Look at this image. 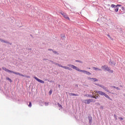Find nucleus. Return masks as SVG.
Segmentation results:
<instances>
[{
  "mask_svg": "<svg viewBox=\"0 0 125 125\" xmlns=\"http://www.w3.org/2000/svg\"><path fill=\"white\" fill-rule=\"evenodd\" d=\"M2 70H3L4 71H6L7 68H6L4 67H2Z\"/></svg>",
  "mask_w": 125,
  "mask_h": 125,
  "instance_id": "5701e85b",
  "label": "nucleus"
},
{
  "mask_svg": "<svg viewBox=\"0 0 125 125\" xmlns=\"http://www.w3.org/2000/svg\"><path fill=\"white\" fill-rule=\"evenodd\" d=\"M68 66H62V68H63V69H65L66 70H68Z\"/></svg>",
  "mask_w": 125,
  "mask_h": 125,
  "instance_id": "6ab92c4d",
  "label": "nucleus"
},
{
  "mask_svg": "<svg viewBox=\"0 0 125 125\" xmlns=\"http://www.w3.org/2000/svg\"><path fill=\"white\" fill-rule=\"evenodd\" d=\"M87 80H90L91 81L92 80V78H91L90 77H88Z\"/></svg>",
  "mask_w": 125,
  "mask_h": 125,
  "instance_id": "e433bc0d",
  "label": "nucleus"
},
{
  "mask_svg": "<svg viewBox=\"0 0 125 125\" xmlns=\"http://www.w3.org/2000/svg\"><path fill=\"white\" fill-rule=\"evenodd\" d=\"M48 50L50 51H53V50L52 49H48Z\"/></svg>",
  "mask_w": 125,
  "mask_h": 125,
  "instance_id": "4c0bfd02",
  "label": "nucleus"
},
{
  "mask_svg": "<svg viewBox=\"0 0 125 125\" xmlns=\"http://www.w3.org/2000/svg\"><path fill=\"white\" fill-rule=\"evenodd\" d=\"M60 86H61L60 85H58V87H60Z\"/></svg>",
  "mask_w": 125,
  "mask_h": 125,
  "instance_id": "09e8293b",
  "label": "nucleus"
},
{
  "mask_svg": "<svg viewBox=\"0 0 125 125\" xmlns=\"http://www.w3.org/2000/svg\"><path fill=\"white\" fill-rule=\"evenodd\" d=\"M58 66H59V67H61V68H62V67H63V65H62L61 64H60L59 63Z\"/></svg>",
  "mask_w": 125,
  "mask_h": 125,
  "instance_id": "cd10ccee",
  "label": "nucleus"
},
{
  "mask_svg": "<svg viewBox=\"0 0 125 125\" xmlns=\"http://www.w3.org/2000/svg\"><path fill=\"white\" fill-rule=\"evenodd\" d=\"M124 96H125V94L124 95Z\"/></svg>",
  "mask_w": 125,
  "mask_h": 125,
  "instance_id": "8fccbe9b",
  "label": "nucleus"
},
{
  "mask_svg": "<svg viewBox=\"0 0 125 125\" xmlns=\"http://www.w3.org/2000/svg\"><path fill=\"white\" fill-rule=\"evenodd\" d=\"M76 62H79V63H83V62L81 61H79V60H76L75 61Z\"/></svg>",
  "mask_w": 125,
  "mask_h": 125,
  "instance_id": "393cba45",
  "label": "nucleus"
},
{
  "mask_svg": "<svg viewBox=\"0 0 125 125\" xmlns=\"http://www.w3.org/2000/svg\"><path fill=\"white\" fill-rule=\"evenodd\" d=\"M108 64L109 65H111V66H112V65H116V63H115V62L110 61V62H109Z\"/></svg>",
  "mask_w": 125,
  "mask_h": 125,
  "instance_id": "1a4fd4ad",
  "label": "nucleus"
},
{
  "mask_svg": "<svg viewBox=\"0 0 125 125\" xmlns=\"http://www.w3.org/2000/svg\"><path fill=\"white\" fill-rule=\"evenodd\" d=\"M34 79H35V80H36L37 81V82H39V83H44V81H43L41 79H39L36 76L34 77Z\"/></svg>",
  "mask_w": 125,
  "mask_h": 125,
  "instance_id": "0eeeda50",
  "label": "nucleus"
},
{
  "mask_svg": "<svg viewBox=\"0 0 125 125\" xmlns=\"http://www.w3.org/2000/svg\"><path fill=\"white\" fill-rule=\"evenodd\" d=\"M5 72H7L9 74H11L12 73L13 74H15V75H19V76H21V77H25V76H24V75H23L21 73H20L19 72H15L12 70H9V69H6Z\"/></svg>",
  "mask_w": 125,
  "mask_h": 125,
  "instance_id": "20e7f679",
  "label": "nucleus"
},
{
  "mask_svg": "<svg viewBox=\"0 0 125 125\" xmlns=\"http://www.w3.org/2000/svg\"><path fill=\"white\" fill-rule=\"evenodd\" d=\"M103 88L104 89V90H105V91H107V92H109V93H111V92L109 91V90H108V88H107V87L104 86V87H103Z\"/></svg>",
  "mask_w": 125,
  "mask_h": 125,
  "instance_id": "9d476101",
  "label": "nucleus"
},
{
  "mask_svg": "<svg viewBox=\"0 0 125 125\" xmlns=\"http://www.w3.org/2000/svg\"><path fill=\"white\" fill-rule=\"evenodd\" d=\"M111 87H113V88H116L117 87L115 86H111Z\"/></svg>",
  "mask_w": 125,
  "mask_h": 125,
  "instance_id": "ea45409f",
  "label": "nucleus"
},
{
  "mask_svg": "<svg viewBox=\"0 0 125 125\" xmlns=\"http://www.w3.org/2000/svg\"><path fill=\"white\" fill-rule=\"evenodd\" d=\"M60 13L61 14H62V16H63L64 18H65V19H67V20H70V18L68 17L66 13H64V12H61Z\"/></svg>",
  "mask_w": 125,
  "mask_h": 125,
  "instance_id": "423d86ee",
  "label": "nucleus"
},
{
  "mask_svg": "<svg viewBox=\"0 0 125 125\" xmlns=\"http://www.w3.org/2000/svg\"><path fill=\"white\" fill-rule=\"evenodd\" d=\"M58 106H59V107H60V108H61V109H62V105H61V104H58Z\"/></svg>",
  "mask_w": 125,
  "mask_h": 125,
  "instance_id": "a878e982",
  "label": "nucleus"
},
{
  "mask_svg": "<svg viewBox=\"0 0 125 125\" xmlns=\"http://www.w3.org/2000/svg\"><path fill=\"white\" fill-rule=\"evenodd\" d=\"M116 89H117V90H120V88H119V87H116Z\"/></svg>",
  "mask_w": 125,
  "mask_h": 125,
  "instance_id": "a19ab883",
  "label": "nucleus"
},
{
  "mask_svg": "<svg viewBox=\"0 0 125 125\" xmlns=\"http://www.w3.org/2000/svg\"><path fill=\"white\" fill-rule=\"evenodd\" d=\"M67 66L70 67V68H72L74 70H76L78 72H81V73H83L84 74H86V75H91V73L87 71L81 70L79 68V67L73 65V64H68Z\"/></svg>",
  "mask_w": 125,
  "mask_h": 125,
  "instance_id": "f257e3e1",
  "label": "nucleus"
},
{
  "mask_svg": "<svg viewBox=\"0 0 125 125\" xmlns=\"http://www.w3.org/2000/svg\"><path fill=\"white\" fill-rule=\"evenodd\" d=\"M99 86H100V87H102V88H103V87L104 86V85H101L100 84V85H99Z\"/></svg>",
  "mask_w": 125,
  "mask_h": 125,
  "instance_id": "c756f323",
  "label": "nucleus"
},
{
  "mask_svg": "<svg viewBox=\"0 0 125 125\" xmlns=\"http://www.w3.org/2000/svg\"><path fill=\"white\" fill-rule=\"evenodd\" d=\"M6 79L7 80V81H9L10 83H12V80L10 79L9 77H7Z\"/></svg>",
  "mask_w": 125,
  "mask_h": 125,
  "instance_id": "2eb2a0df",
  "label": "nucleus"
},
{
  "mask_svg": "<svg viewBox=\"0 0 125 125\" xmlns=\"http://www.w3.org/2000/svg\"><path fill=\"white\" fill-rule=\"evenodd\" d=\"M92 98H94L95 99H97L98 98V96H93V97Z\"/></svg>",
  "mask_w": 125,
  "mask_h": 125,
  "instance_id": "4be33fe9",
  "label": "nucleus"
},
{
  "mask_svg": "<svg viewBox=\"0 0 125 125\" xmlns=\"http://www.w3.org/2000/svg\"><path fill=\"white\" fill-rule=\"evenodd\" d=\"M49 61H50V62H51V63H52L53 64H54L55 63L54 62H53L51 60H50Z\"/></svg>",
  "mask_w": 125,
  "mask_h": 125,
  "instance_id": "72a5a7b5",
  "label": "nucleus"
},
{
  "mask_svg": "<svg viewBox=\"0 0 125 125\" xmlns=\"http://www.w3.org/2000/svg\"><path fill=\"white\" fill-rule=\"evenodd\" d=\"M93 70H94L95 71H102L101 69L96 67H93Z\"/></svg>",
  "mask_w": 125,
  "mask_h": 125,
  "instance_id": "9b49d317",
  "label": "nucleus"
},
{
  "mask_svg": "<svg viewBox=\"0 0 125 125\" xmlns=\"http://www.w3.org/2000/svg\"><path fill=\"white\" fill-rule=\"evenodd\" d=\"M119 119L121 120V121H123L124 120V118H123V117H119Z\"/></svg>",
  "mask_w": 125,
  "mask_h": 125,
  "instance_id": "bb28decb",
  "label": "nucleus"
},
{
  "mask_svg": "<svg viewBox=\"0 0 125 125\" xmlns=\"http://www.w3.org/2000/svg\"><path fill=\"white\" fill-rule=\"evenodd\" d=\"M0 42H4V43H8L9 44H10L11 45L12 44L11 43L9 42L4 41L0 38Z\"/></svg>",
  "mask_w": 125,
  "mask_h": 125,
  "instance_id": "6e6552de",
  "label": "nucleus"
},
{
  "mask_svg": "<svg viewBox=\"0 0 125 125\" xmlns=\"http://www.w3.org/2000/svg\"><path fill=\"white\" fill-rule=\"evenodd\" d=\"M114 117L115 119V121H117V120H118V118H117V115H116V114L114 115Z\"/></svg>",
  "mask_w": 125,
  "mask_h": 125,
  "instance_id": "b1692460",
  "label": "nucleus"
},
{
  "mask_svg": "<svg viewBox=\"0 0 125 125\" xmlns=\"http://www.w3.org/2000/svg\"><path fill=\"white\" fill-rule=\"evenodd\" d=\"M67 70H69V71H72V68H70V67H68L67 68Z\"/></svg>",
  "mask_w": 125,
  "mask_h": 125,
  "instance_id": "2f4dec72",
  "label": "nucleus"
},
{
  "mask_svg": "<svg viewBox=\"0 0 125 125\" xmlns=\"http://www.w3.org/2000/svg\"><path fill=\"white\" fill-rule=\"evenodd\" d=\"M88 120L89 124H91L92 123V117H88Z\"/></svg>",
  "mask_w": 125,
  "mask_h": 125,
  "instance_id": "f8f14e48",
  "label": "nucleus"
},
{
  "mask_svg": "<svg viewBox=\"0 0 125 125\" xmlns=\"http://www.w3.org/2000/svg\"><path fill=\"white\" fill-rule=\"evenodd\" d=\"M69 96H74V93H70Z\"/></svg>",
  "mask_w": 125,
  "mask_h": 125,
  "instance_id": "c85d7f7f",
  "label": "nucleus"
},
{
  "mask_svg": "<svg viewBox=\"0 0 125 125\" xmlns=\"http://www.w3.org/2000/svg\"><path fill=\"white\" fill-rule=\"evenodd\" d=\"M73 96H79V94H73Z\"/></svg>",
  "mask_w": 125,
  "mask_h": 125,
  "instance_id": "7c9ffc66",
  "label": "nucleus"
},
{
  "mask_svg": "<svg viewBox=\"0 0 125 125\" xmlns=\"http://www.w3.org/2000/svg\"><path fill=\"white\" fill-rule=\"evenodd\" d=\"M50 83H53V81L52 80H51V81H50Z\"/></svg>",
  "mask_w": 125,
  "mask_h": 125,
  "instance_id": "a18cd8bd",
  "label": "nucleus"
},
{
  "mask_svg": "<svg viewBox=\"0 0 125 125\" xmlns=\"http://www.w3.org/2000/svg\"><path fill=\"white\" fill-rule=\"evenodd\" d=\"M96 85H98V86H99L100 84L99 83H95Z\"/></svg>",
  "mask_w": 125,
  "mask_h": 125,
  "instance_id": "79ce46f5",
  "label": "nucleus"
},
{
  "mask_svg": "<svg viewBox=\"0 0 125 125\" xmlns=\"http://www.w3.org/2000/svg\"><path fill=\"white\" fill-rule=\"evenodd\" d=\"M122 10H124V9H125V8H124V7H123L122 8Z\"/></svg>",
  "mask_w": 125,
  "mask_h": 125,
  "instance_id": "c03bdc74",
  "label": "nucleus"
},
{
  "mask_svg": "<svg viewBox=\"0 0 125 125\" xmlns=\"http://www.w3.org/2000/svg\"><path fill=\"white\" fill-rule=\"evenodd\" d=\"M92 82H98V79L95 78H92Z\"/></svg>",
  "mask_w": 125,
  "mask_h": 125,
  "instance_id": "ddd939ff",
  "label": "nucleus"
},
{
  "mask_svg": "<svg viewBox=\"0 0 125 125\" xmlns=\"http://www.w3.org/2000/svg\"><path fill=\"white\" fill-rule=\"evenodd\" d=\"M101 68L104 71H107L109 73H113L114 72L113 70H111V68L106 65L102 66Z\"/></svg>",
  "mask_w": 125,
  "mask_h": 125,
  "instance_id": "7ed1b4c3",
  "label": "nucleus"
},
{
  "mask_svg": "<svg viewBox=\"0 0 125 125\" xmlns=\"http://www.w3.org/2000/svg\"><path fill=\"white\" fill-rule=\"evenodd\" d=\"M94 94H95L94 93H92V95H94Z\"/></svg>",
  "mask_w": 125,
  "mask_h": 125,
  "instance_id": "de8ad7c7",
  "label": "nucleus"
},
{
  "mask_svg": "<svg viewBox=\"0 0 125 125\" xmlns=\"http://www.w3.org/2000/svg\"><path fill=\"white\" fill-rule=\"evenodd\" d=\"M118 6H122V5L117 4V5H115V7H118Z\"/></svg>",
  "mask_w": 125,
  "mask_h": 125,
  "instance_id": "473e14b6",
  "label": "nucleus"
},
{
  "mask_svg": "<svg viewBox=\"0 0 125 125\" xmlns=\"http://www.w3.org/2000/svg\"><path fill=\"white\" fill-rule=\"evenodd\" d=\"M86 97H89L90 98H93V95H89V94H87L86 95Z\"/></svg>",
  "mask_w": 125,
  "mask_h": 125,
  "instance_id": "4468645a",
  "label": "nucleus"
},
{
  "mask_svg": "<svg viewBox=\"0 0 125 125\" xmlns=\"http://www.w3.org/2000/svg\"><path fill=\"white\" fill-rule=\"evenodd\" d=\"M115 9H114V10H115V12H118L119 11V7H115Z\"/></svg>",
  "mask_w": 125,
  "mask_h": 125,
  "instance_id": "dca6fc26",
  "label": "nucleus"
},
{
  "mask_svg": "<svg viewBox=\"0 0 125 125\" xmlns=\"http://www.w3.org/2000/svg\"><path fill=\"white\" fill-rule=\"evenodd\" d=\"M54 64L55 65H56V66H58V65H59V63L55 62Z\"/></svg>",
  "mask_w": 125,
  "mask_h": 125,
  "instance_id": "c9c22d12",
  "label": "nucleus"
},
{
  "mask_svg": "<svg viewBox=\"0 0 125 125\" xmlns=\"http://www.w3.org/2000/svg\"><path fill=\"white\" fill-rule=\"evenodd\" d=\"M111 7H112V8H115L116 7V5H115V4H111Z\"/></svg>",
  "mask_w": 125,
  "mask_h": 125,
  "instance_id": "a211bd4d",
  "label": "nucleus"
},
{
  "mask_svg": "<svg viewBox=\"0 0 125 125\" xmlns=\"http://www.w3.org/2000/svg\"><path fill=\"white\" fill-rule=\"evenodd\" d=\"M107 37H108V38H111V36H110V35H109V34L107 35Z\"/></svg>",
  "mask_w": 125,
  "mask_h": 125,
  "instance_id": "37998d69",
  "label": "nucleus"
},
{
  "mask_svg": "<svg viewBox=\"0 0 125 125\" xmlns=\"http://www.w3.org/2000/svg\"><path fill=\"white\" fill-rule=\"evenodd\" d=\"M52 94V90H50L49 92V95H51Z\"/></svg>",
  "mask_w": 125,
  "mask_h": 125,
  "instance_id": "412c9836",
  "label": "nucleus"
},
{
  "mask_svg": "<svg viewBox=\"0 0 125 125\" xmlns=\"http://www.w3.org/2000/svg\"><path fill=\"white\" fill-rule=\"evenodd\" d=\"M24 76H22V77H26V78H30V76H25L24 75Z\"/></svg>",
  "mask_w": 125,
  "mask_h": 125,
  "instance_id": "58836bf2",
  "label": "nucleus"
},
{
  "mask_svg": "<svg viewBox=\"0 0 125 125\" xmlns=\"http://www.w3.org/2000/svg\"><path fill=\"white\" fill-rule=\"evenodd\" d=\"M43 60L46 61L47 60V59H43Z\"/></svg>",
  "mask_w": 125,
  "mask_h": 125,
  "instance_id": "49530a36",
  "label": "nucleus"
},
{
  "mask_svg": "<svg viewBox=\"0 0 125 125\" xmlns=\"http://www.w3.org/2000/svg\"><path fill=\"white\" fill-rule=\"evenodd\" d=\"M94 92H95V93H97V95H101L102 96H105L106 98H107V99H110V97H109L108 95L106 94V93H104L102 91L95 90Z\"/></svg>",
  "mask_w": 125,
  "mask_h": 125,
  "instance_id": "f03ea898",
  "label": "nucleus"
},
{
  "mask_svg": "<svg viewBox=\"0 0 125 125\" xmlns=\"http://www.w3.org/2000/svg\"><path fill=\"white\" fill-rule=\"evenodd\" d=\"M61 38H65V35H61Z\"/></svg>",
  "mask_w": 125,
  "mask_h": 125,
  "instance_id": "f704fd0d",
  "label": "nucleus"
},
{
  "mask_svg": "<svg viewBox=\"0 0 125 125\" xmlns=\"http://www.w3.org/2000/svg\"><path fill=\"white\" fill-rule=\"evenodd\" d=\"M28 107H29V108H31V107H32V103H31V102H29Z\"/></svg>",
  "mask_w": 125,
  "mask_h": 125,
  "instance_id": "aec40b11",
  "label": "nucleus"
},
{
  "mask_svg": "<svg viewBox=\"0 0 125 125\" xmlns=\"http://www.w3.org/2000/svg\"><path fill=\"white\" fill-rule=\"evenodd\" d=\"M91 102H92L93 103H94L96 102V100H94L93 99H89L87 100H84V103H85V104H90Z\"/></svg>",
  "mask_w": 125,
  "mask_h": 125,
  "instance_id": "39448f33",
  "label": "nucleus"
},
{
  "mask_svg": "<svg viewBox=\"0 0 125 125\" xmlns=\"http://www.w3.org/2000/svg\"><path fill=\"white\" fill-rule=\"evenodd\" d=\"M53 52L54 54H56V55H59V53L56 51H53Z\"/></svg>",
  "mask_w": 125,
  "mask_h": 125,
  "instance_id": "f3484780",
  "label": "nucleus"
}]
</instances>
